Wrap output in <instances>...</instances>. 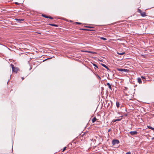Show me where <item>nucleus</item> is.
I'll list each match as a JSON object with an SVG mask.
<instances>
[{"mask_svg":"<svg viewBox=\"0 0 154 154\" xmlns=\"http://www.w3.org/2000/svg\"><path fill=\"white\" fill-rule=\"evenodd\" d=\"M96 76H97V77H98L99 79H100L101 78L100 77V76H99L98 75H96Z\"/></svg>","mask_w":154,"mask_h":154,"instance_id":"21","label":"nucleus"},{"mask_svg":"<svg viewBox=\"0 0 154 154\" xmlns=\"http://www.w3.org/2000/svg\"><path fill=\"white\" fill-rule=\"evenodd\" d=\"M117 53L118 54L122 55H123V54H125V52H122L121 53V52H117Z\"/></svg>","mask_w":154,"mask_h":154,"instance_id":"10","label":"nucleus"},{"mask_svg":"<svg viewBox=\"0 0 154 154\" xmlns=\"http://www.w3.org/2000/svg\"><path fill=\"white\" fill-rule=\"evenodd\" d=\"M138 12L140 13V14L142 12V11L141 10L139 9H138Z\"/></svg>","mask_w":154,"mask_h":154,"instance_id":"18","label":"nucleus"},{"mask_svg":"<svg viewBox=\"0 0 154 154\" xmlns=\"http://www.w3.org/2000/svg\"><path fill=\"white\" fill-rule=\"evenodd\" d=\"M147 127L149 129H150L152 130H154V128H152V127L148 126Z\"/></svg>","mask_w":154,"mask_h":154,"instance_id":"13","label":"nucleus"},{"mask_svg":"<svg viewBox=\"0 0 154 154\" xmlns=\"http://www.w3.org/2000/svg\"><path fill=\"white\" fill-rule=\"evenodd\" d=\"M106 85L108 86L110 89L112 90L111 86L109 83H107Z\"/></svg>","mask_w":154,"mask_h":154,"instance_id":"7","label":"nucleus"},{"mask_svg":"<svg viewBox=\"0 0 154 154\" xmlns=\"http://www.w3.org/2000/svg\"><path fill=\"white\" fill-rule=\"evenodd\" d=\"M49 25L51 26H57V25L55 24H49Z\"/></svg>","mask_w":154,"mask_h":154,"instance_id":"14","label":"nucleus"},{"mask_svg":"<svg viewBox=\"0 0 154 154\" xmlns=\"http://www.w3.org/2000/svg\"><path fill=\"white\" fill-rule=\"evenodd\" d=\"M141 78L142 79H145V77H143V76H142L141 77Z\"/></svg>","mask_w":154,"mask_h":154,"instance_id":"25","label":"nucleus"},{"mask_svg":"<svg viewBox=\"0 0 154 154\" xmlns=\"http://www.w3.org/2000/svg\"><path fill=\"white\" fill-rule=\"evenodd\" d=\"M48 18L51 19H53V18L52 17H48Z\"/></svg>","mask_w":154,"mask_h":154,"instance_id":"20","label":"nucleus"},{"mask_svg":"<svg viewBox=\"0 0 154 154\" xmlns=\"http://www.w3.org/2000/svg\"><path fill=\"white\" fill-rule=\"evenodd\" d=\"M11 66L12 72H14L17 73L18 69L17 68L15 67L14 65L12 64H11Z\"/></svg>","mask_w":154,"mask_h":154,"instance_id":"1","label":"nucleus"},{"mask_svg":"<svg viewBox=\"0 0 154 154\" xmlns=\"http://www.w3.org/2000/svg\"><path fill=\"white\" fill-rule=\"evenodd\" d=\"M93 65L95 66L94 67V68L95 69H96V68H98V66H97L94 63H93Z\"/></svg>","mask_w":154,"mask_h":154,"instance_id":"15","label":"nucleus"},{"mask_svg":"<svg viewBox=\"0 0 154 154\" xmlns=\"http://www.w3.org/2000/svg\"><path fill=\"white\" fill-rule=\"evenodd\" d=\"M126 154H131V152H127Z\"/></svg>","mask_w":154,"mask_h":154,"instance_id":"23","label":"nucleus"},{"mask_svg":"<svg viewBox=\"0 0 154 154\" xmlns=\"http://www.w3.org/2000/svg\"><path fill=\"white\" fill-rule=\"evenodd\" d=\"M140 14L141 16H142V17H145L146 16V14L144 12H142L140 13Z\"/></svg>","mask_w":154,"mask_h":154,"instance_id":"6","label":"nucleus"},{"mask_svg":"<svg viewBox=\"0 0 154 154\" xmlns=\"http://www.w3.org/2000/svg\"><path fill=\"white\" fill-rule=\"evenodd\" d=\"M22 80H23L24 79V78H23V77H22Z\"/></svg>","mask_w":154,"mask_h":154,"instance_id":"28","label":"nucleus"},{"mask_svg":"<svg viewBox=\"0 0 154 154\" xmlns=\"http://www.w3.org/2000/svg\"><path fill=\"white\" fill-rule=\"evenodd\" d=\"M119 103L118 102H116V106L117 108H119Z\"/></svg>","mask_w":154,"mask_h":154,"instance_id":"12","label":"nucleus"},{"mask_svg":"<svg viewBox=\"0 0 154 154\" xmlns=\"http://www.w3.org/2000/svg\"><path fill=\"white\" fill-rule=\"evenodd\" d=\"M97 120V119L95 117H94L93 119L92 122L93 123H94Z\"/></svg>","mask_w":154,"mask_h":154,"instance_id":"11","label":"nucleus"},{"mask_svg":"<svg viewBox=\"0 0 154 154\" xmlns=\"http://www.w3.org/2000/svg\"><path fill=\"white\" fill-rule=\"evenodd\" d=\"M86 52H87L89 53H92L91 51H86Z\"/></svg>","mask_w":154,"mask_h":154,"instance_id":"26","label":"nucleus"},{"mask_svg":"<svg viewBox=\"0 0 154 154\" xmlns=\"http://www.w3.org/2000/svg\"><path fill=\"white\" fill-rule=\"evenodd\" d=\"M100 38V39L103 40H106V38H104V37H101Z\"/></svg>","mask_w":154,"mask_h":154,"instance_id":"16","label":"nucleus"},{"mask_svg":"<svg viewBox=\"0 0 154 154\" xmlns=\"http://www.w3.org/2000/svg\"><path fill=\"white\" fill-rule=\"evenodd\" d=\"M38 33V34H41V33Z\"/></svg>","mask_w":154,"mask_h":154,"instance_id":"31","label":"nucleus"},{"mask_svg":"<svg viewBox=\"0 0 154 154\" xmlns=\"http://www.w3.org/2000/svg\"><path fill=\"white\" fill-rule=\"evenodd\" d=\"M137 81L138 82H139L140 84L142 83V81L141 80V79L140 78H138L137 79Z\"/></svg>","mask_w":154,"mask_h":154,"instance_id":"9","label":"nucleus"},{"mask_svg":"<svg viewBox=\"0 0 154 154\" xmlns=\"http://www.w3.org/2000/svg\"><path fill=\"white\" fill-rule=\"evenodd\" d=\"M66 147H64L63 148V150H62V152H64L66 150Z\"/></svg>","mask_w":154,"mask_h":154,"instance_id":"19","label":"nucleus"},{"mask_svg":"<svg viewBox=\"0 0 154 154\" xmlns=\"http://www.w3.org/2000/svg\"><path fill=\"white\" fill-rule=\"evenodd\" d=\"M110 131V129L109 130L108 132H109Z\"/></svg>","mask_w":154,"mask_h":154,"instance_id":"29","label":"nucleus"},{"mask_svg":"<svg viewBox=\"0 0 154 154\" xmlns=\"http://www.w3.org/2000/svg\"><path fill=\"white\" fill-rule=\"evenodd\" d=\"M129 133V134L132 136H133L135 135H137V132L136 131H130Z\"/></svg>","mask_w":154,"mask_h":154,"instance_id":"4","label":"nucleus"},{"mask_svg":"<svg viewBox=\"0 0 154 154\" xmlns=\"http://www.w3.org/2000/svg\"><path fill=\"white\" fill-rule=\"evenodd\" d=\"M42 16L46 18H48V17L47 16H46L45 15L42 14Z\"/></svg>","mask_w":154,"mask_h":154,"instance_id":"17","label":"nucleus"},{"mask_svg":"<svg viewBox=\"0 0 154 154\" xmlns=\"http://www.w3.org/2000/svg\"><path fill=\"white\" fill-rule=\"evenodd\" d=\"M75 23H76V24H81V23H79V22H76Z\"/></svg>","mask_w":154,"mask_h":154,"instance_id":"22","label":"nucleus"},{"mask_svg":"<svg viewBox=\"0 0 154 154\" xmlns=\"http://www.w3.org/2000/svg\"><path fill=\"white\" fill-rule=\"evenodd\" d=\"M15 3L16 5H19V3L18 2H16Z\"/></svg>","mask_w":154,"mask_h":154,"instance_id":"27","label":"nucleus"},{"mask_svg":"<svg viewBox=\"0 0 154 154\" xmlns=\"http://www.w3.org/2000/svg\"><path fill=\"white\" fill-rule=\"evenodd\" d=\"M119 143V141L118 140H114L112 141V144L113 145H115L116 144H118Z\"/></svg>","mask_w":154,"mask_h":154,"instance_id":"2","label":"nucleus"},{"mask_svg":"<svg viewBox=\"0 0 154 154\" xmlns=\"http://www.w3.org/2000/svg\"><path fill=\"white\" fill-rule=\"evenodd\" d=\"M16 20L17 22L18 23H21L22 21H23L24 20V19H16Z\"/></svg>","mask_w":154,"mask_h":154,"instance_id":"5","label":"nucleus"},{"mask_svg":"<svg viewBox=\"0 0 154 154\" xmlns=\"http://www.w3.org/2000/svg\"><path fill=\"white\" fill-rule=\"evenodd\" d=\"M117 69L119 71H120L121 72H128V70L123 69L117 68Z\"/></svg>","mask_w":154,"mask_h":154,"instance_id":"3","label":"nucleus"},{"mask_svg":"<svg viewBox=\"0 0 154 154\" xmlns=\"http://www.w3.org/2000/svg\"><path fill=\"white\" fill-rule=\"evenodd\" d=\"M120 119H116L115 121H120Z\"/></svg>","mask_w":154,"mask_h":154,"instance_id":"24","label":"nucleus"},{"mask_svg":"<svg viewBox=\"0 0 154 154\" xmlns=\"http://www.w3.org/2000/svg\"><path fill=\"white\" fill-rule=\"evenodd\" d=\"M101 65L103 66L105 68H106V69H109V68H108V66H107L106 65H105V64H101Z\"/></svg>","mask_w":154,"mask_h":154,"instance_id":"8","label":"nucleus"},{"mask_svg":"<svg viewBox=\"0 0 154 154\" xmlns=\"http://www.w3.org/2000/svg\"><path fill=\"white\" fill-rule=\"evenodd\" d=\"M47 59H45V60H44L43 61H45V60H47Z\"/></svg>","mask_w":154,"mask_h":154,"instance_id":"30","label":"nucleus"}]
</instances>
